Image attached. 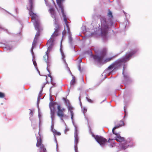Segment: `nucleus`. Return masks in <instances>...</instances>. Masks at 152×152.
Masks as SVG:
<instances>
[{"label": "nucleus", "instance_id": "obj_11", "mask_svg": "<svg viewBox=\"0 0 152 152\" xmlns=\"http://www.w3.org/2000/svg\"><path fill=\"white\" fill-rule=\"evenodd\" d=\"M49 12L51 14V17L54 19L55 22H56V14L55 10L53 8H51L49 10Z\"/></svg>", "mask_w": 152, "mask_h": 152}, {"label": "nucleus", "instance_id": "obj_22", "mask_svg": "<svg viewBox=\"0 0 152 152\" xmlns=\"http://www.w3.org/2000/svg\"><path fill=\"white\" fill-rule=\"evenodd\" d=\"M115 67V66L114 63H113L108 67V69H112L113 68H114Z\"/></svg>", "mask_w": 152, "mask_h": 152}, {"label": "nucleus", "instance_id": "obj_5", "mask_svg": "<svg viewBox=\"0 0 152 152\" xmlns=\"http://www.w3.org/2000/svg\"><path fill=\"white\" fill-rule=\"evenodd\" d=\"M29 4L30 5V7L28 10L29 11V14L30 16H31L32 20H37L36 19L37 17V15L33 12L34 9V0H28Z\"/></svg>", "mask_w": 152, "mask_h": 152}, {"label": "nucleus", "instance_id": "obj_19", "mask_svg": "<svg viewBox=\"0 0 152 152\" xmlns=\"http://www.w3.org/2000/svg\"><path fill=\"white\" fill-rule=\"evenodd\" d=\"M52 131L55 135L58 136H60L61 135V133L60 132L57 131L56 130L54 129V130H53Z\"/></svg>", "mask_w": 152, "mask_h": 152}, {"label": "nucleus", "instance_id": "obj_38", "mask_svg": "<svg viewBox=\"0 0 152 152\" xmlns=\"http://www.w3.org/2000/svg\"><path fill=\"white\" fill-rule=\"evenodd\" d=\"M69 129H67V128H66V129H65V132H64L65 133V134H66V132H67L68 131H69Z\"/></svg>", "mask_w": 152, "mask_h": 152}, {"label": "nucleus", "instance_id": "obj_25", "mask_svg": "<svg viewBox=\"0 0 152 152\" xmlns=\"http://www.w3.org/2000/svg\"><path fill=\"white\" fill-rule=\"evenodd\" d=\"M70 111V114L71 115V118L72 120H73V117L74 116V113L72 110H69Z\"/></svg>", "mask_w": 152, "mask_h": 152}, {"label": "nucleus", "instance_id": "obj_4", "mask_svg": "<svg viewBox=\"0 0 152 152\" xmlns=\"http://www.w3.org/2000/svg\"><path fill=\"white\" fill-rule=\"evenodd\" d=\"M107 50L106 48H102L99 53V56L93 55L94 59L99 63H101L107 53Z\"/></svg>", "mask_w": 152, "mask_h": 152}, {"label": "nucleus", "instance_id": "obj_26", "mask_svg": "<svg viewBox=\"0 0 152 152\" xmlns=\"http://www.w3.org/2000/svg\"><path fill=\"white\" fill-rule=\"evenodd\" d=\"M59 29V26H57L56 27V29H55L54 32L58 33V32Z\"/></svg>", "mask_w": 152, "mask_h": 152}, {"label": "nucleus", "instance_id": "obj_15", "mask_svg": "<svg viewBox=\"0 0 152 152\" xmlns=\"http://www.w3.org/2000/svg\"><path fill=\"white\" fill-rule=\"evenodd\" d=\"M61 10L63 15V17L64 18V21L66 25H66L68 24L67 23L68 22L67 20V19L66 17V15H65L64 14V9Z\"/></svg>", "mask_w": 152, "mask_h": 152}, {"label": "nucleus", "instance_id": "obj_10", "mask_svg": "<svg viewBox=\"0 0 152 152\" xmlns=\"http://www.w3.org/2000/svg\"><path fill=\"white\" fill-rule=\"evenodd\" d=\"M54 39L51 37L48 41L47 43V46L48 47V50H50L54 45Z\"/></svg>", "mask_w": 152, "mask_h": 152}, {"label": "nucleus", "instance_id": "obj_31", "mask_svg": "<svg viewBox=\"0 0 152 152\" xmlns=\"http://www.w3.org/2000/svg\"><path fill=\"white\" fill-rule=\"evenodd\" d=\"M74 149L75 152H77V145L75 144L74 146Z\"/></svg>", "mask_w": 152, "mask_h": 152}, {"label": "nucleus", "instance_id": "obj_29", "mask_svg": "<svg viewBox=\"0 0 152 152\" xmlns=\"http://www.w3.org/2000/svg\"><path fill=\"white\" fill-rule=\"evenodd\" d=\"M63 99L64 100L65 103H69V100L67 99L66 98L63 97Z\"/></svg>", "mask_w": 152, "mask_h": 152}, {"label": "nucleus", "instance_id": "obj_20", "mask_svg": "<svg viewBox=\"0 0 152 152\" xmlns=\"http://www.w3.org/2000/svg\"><path fill=\"white\" fill-rule=\"evenodd\" d=\"M123 74L124 75V76L125 80L126 82L127 80L129 79V77L127 75L124 74V71L123 72Z\"/></svg>", "mask_w": 152, "mask_h": 152}, {"label": "nucleus", "instance_id": "obj_13", "mask_svg": "<svg viewBox=\"0 0 152 152\" xmlns=\"http://www.w3.org/2000/svg\"><path fill=\"white\" fill-rule=\"evenodd\" d=\"M37 30V33H36L35 38L34 40V41L33 42V45L35 44V43L37 42V40L39 36H40V31L41 30Z\"/></svg>", "mask_w": 152, "mask_h": 152}, {"label": "nucleus", "instance_id": "obj_40", "mask_svg": "<svg viewBox=\"0 0 152 152\" xmlns=\"http://www.w3.org/2000/svg\"><path fill=\"white\" fill-rule=\"evenodd\" d=\"M81 61H82L81 60H80V62H81Z\"/></svg>", "mask_w": 152, "mask_h": 152}, {"label": "nucleus", "instance_id": "obj_27", "mask_svg": "<svg viewBox=\"0 0 152 152\" xmlns=\"http://www.w3.org/2000/svg\"><path fill=\"white\" fill-rule=\"evenodd\" d=\"M74 109L73 107L70 105H69L68 107V110H73Z\"/></svg>", "mask_w": 152, "mask_h": 152}, {"label": "nucleus", "instance_id": "obj_35", "mask_svg": "<svg viewBox=\"0 0 152 152\" xmlns=\"http://www.w3.org/2000/svg\"><path fill=\"white\" fill-rule=\"evenodd\" d=\"M33 64L35 66H37V63L35 61L33 60Z\"/></svg>", "mask_w": 152, "mask_h": 152}, {"label": "nucleus", "instance_id": "obj_8", "mask_svg": "<svg viewBox=\"0 0 152 152\" xmlns=\"http://www.w3.org/2000/svg\"><path fill=\"white\" fill-rule=\"evenodd\" d=\"M36 146L37 147H39L40 152H46V149L44 145L42 143V140L41 137L37 138V142L36 143Z\"/></svg>", "mask_w": 152, "mask_h": 152}, {"label": "nucleus", "instance_id": "obj_1", "mask_svg": "<svg viewBox=\"0 0 152 152\" xmlns=\"http://www.w3.org/2000/svg\"><path fill=\"white\" fill-rule=\"evenodd\" d=\"M137 52L135 50H131L129 52L126 53L125 56L123 58L118 59L114 62L115 67L114 69L118 68L121 66L122 65L128 61L130 59L133 55L134 54Z\"/></svg>", "mask_w": 152, "mask_h": 152}, {"label": "nucleus", "instance_id": "obj_17", "mask_svg": "<svg viewBox=\"0 0 152 152\" xmlns=\"http://www.w3.org/2000/svg\"><path fill=\"white\" fill-rule=\"evenodd\" d=\"M76 81L75 77V76H73L72 77V79L70 82V85L71 86H74L75 84Z\"/></svg>", "mask_w": 152, "mask_h": 152}, {"label": "nucleus", "instance_id": "obj_37", "mask_svg": "<svg viewBox=\"0 0 152 152\" xmlns=\"http://www.w3.org/2000/svg\"><path fill=\"white\" fill-rule=\"evenodd\" d=\"M48 76L50 77V79H51V82H52V76L50 75H48Z\"/></svg>", "mask_w": 152, "mask_h": 152}, {"label": "nucleus", "instance_id": "obj_6", "mask_svg": "<svg viewBox=\"0 0 152 152\" xmlns=\"http://www.w3.org/2000/svg\"><path fill=\"white\" fill-rule=\"evenodd\" d=\"M56 104V103L54 102H51L49 104L50 117L52 122H53L55 117L56 110L55 106Z\"/></svg>", "mask_w": 152, "mask_h": 152}, {"label": "nucleus", "instance_id": "obj_33", "mask_svg": "<svg viewBox=\"0 0 152 152\" xmlns=\"http://www.w3.org/2000/svg\"><path fill=\"white\" fill-rule=\"evenodd\" d=\"M66 31L65 30V29H64V31H62V34L63 35V37L65 35V34H66Z\"/></svg>", "mask_w": 152, "mask_h": 152}, {"label": "nucleus", "instance_id": "obj_23", "mask_svg": "<svg viewBox=\"0 0 152 152\" xmlns=\"http://www.w3.org/2000/svg\"><path fill=\"white\" fill-rule=\"evenodd\" d=\"M113 58V57L107 58L105 59V60H104V61L105 62H109L111 61V60H112Z\"/></svg>", "mask_w": 152, "mask_h": 152}, {"label": "nucleus", "instance_id": "obj_24", "mask_svg": "<svg viewBox=\"0 0 152 152\" xmlns=\"http://www.w3.org/2000/svg\"><path fill=\"white\" fill-rule=\"evenodd\" d=\"M5 97V94L2 92H0V98H4Z\"/></svg>", "mask_w": 152, "mask_h": 152}, {"label": "nucleus", "instance_id": "obj_18", "mask_svg": "<svg viewBox=\"0 0 152 152\" xmlns=\"http://www.w3.org/2000/svg\"><path fill=\"white\" fill-rule=\"evenodd\" d=\"M79 137L77 133L75 135V144L77 145L78 142Z\"/></svg>", "mask_w": 152, "mask_h": 152}, {"label": "nucleus", "instance_id": "obj_32", "mask_svg": "<svg viewBox=\"0 0 152 152\" xmlns=\"http://www.w3.org/2000/svg\"><path fill=\"white\" fill-rule=\"evenodd\" d=\"M66 27L67 28V30H68V33H69V34L70 33V28H69V25H68V24H67L66 25Z\"/></svg>", "mask_w": 152, "mask_h": 152}, {"label": "nucleus", "instance_id": "obj_34", "mask_svg": "<svg viewBox=\"0 0 152 152\" xmlns=\"http://www.w3.org/2000/svg\"><path fill=\"white\" fill-rule=\"evenodd\" d=\"M108 15L109 16H111V17H113L112 13L110 11H109V13H108Z\"/></svg>", "mask_w": 152, "mask_h": 152}, {"label": "nucleus", "instance_id": "obj_16", "mask_svg": "<svg viewBox=\"0 0 152 152\" xmlns=\"http://www.w3.org/2000/svg\"><path fill=\"white\" fill-rule=\"evenodd\" d=\"M48 50L46 52L45 54L43 56V59L45 61L48 63V53L49 52L48 51Z\"/></svg>", "mask_w": 152, "mask_h": 152}, {"label": "nucleus", "instance_id": "obj_28", "mask_svg": "<svg viewBox=\"0 0 152 152\" xmlns=\"http://www.w3.org/2000/svg\"><path fill=\"white\" fill-rule=\"evenodd\" d=\"M45 79L46 80V83L44 84V85L42 87V88H44L45 86V85L48 83V81L47 80V77L46 76H45Z\"/></svg>", "mask_w": 152, "mask_h": 152}, {"label": "nucleus", "instance_id": "obj_14", "mask_svg": "<svg viewBox=\"0 0 152 152\" xmlns=\"http://www.w3.org/2000/svg\"><path fill=\"white\" fill-rule=\"evenodd\" d=\"M56 2L59 7L61 9V10L63 9L64 7L61 2L64 1V0H56Z\"/></svg>", "mask_w": 152, "mask_h": 152}, {"label": "nucleus", "instance_id": "obj_39", "mask_svg": "<svg viewBox=\"0 0 152 152\" xmlns=\"http://www.w3.org/2000/svg\"><path fill=\"white\" fill-rule=\"evenodd\" d=\"M124 112H125V113H126V110H125V107H124Z\"/></svg>", "mask_w": 152, "mask_h": 152}, {"label": "nucleus", "instance_id": "obj_7", "mask_svg": "<svg viewBox=\"0 0 152 152\" xmlns=\"http://www.w3.org/2000/svg\"><path fill=\"white\" fill-rule=\"evenodd\" d=\"M57 116L59 117L61 120L64 121L63 118L67 117V116L64 113V112L65 109L64 108H62L60 105H58L57 107Z\"/></svg>", "mask_w": 152, "mask_h": 152}, {"label": "nucleus", "instance_id": "obj_2", "mask_svg": "<svg viewBox=\"0 0 152 152\" xmlns=\"http://www.w3.org/2000/svg\"><path fill=\"white\" fill-rule=\"evenodd\" d=\"M124 125V123L123 121H119L117 125L115 126L112 129V132L113 133L116 135V137L115 139V140H116L117 142H124L123 143H122L121 145V147L124 149H125L127 147V146L126 145L127 142L126 141H125L124 140V138L123 137H121L119 134L115 133L114 130L118 128L119 127L122 126Z\"/></svg>", "mask_w": 152, "mask_h": 152}, {"label": "nucleus", "instance_id": "obj_30", "mask_svg": "<svg viewBox=\"0 0 152 152\" xmlns=\"http://www.w3.org/2000/svg\"><path fill=\"white\" fill-rule=\"evenodd\" d=\"M86 98L87 100V101L89 102H90V103H92L93 102V101L91 99L89 98L88 97H86Z\"/></svg>", "mask_w": 152, "mask_h": 152}, {"label": "nucleus", "instance_id": "obj_21", "mask_svg": "<svg viewBox=\"0 0 152 152\" xmlns=\"http://www.w3.org/2000/svg\"><path fill=\"white\" fill-rule=\"evenodd\" d=\"M58 35V33L54 32L53 34L51 35V37L54 39L55 37H57Z\"/></svg>", "mask_w": 152, "mask_h": 152}, {"label": "nucleus", "instance_id": "obj_9", "mask_svg": "<svg viewBox=\"0 0 152 152\" xmlns=\"http://www.w3.org/2000/svg\"><path fill=\"white\" fill-rule=\"evenodd\" d=\"M95 138L96 141L101 145H104L107 141L106 139L101 136L96 135L95 137Z\"/></svg>", "mask_w": 152, "mask_h": 152}, {"label": "nucleus", "instance_id": "obj_12", "mask_svg": "<svg viewBox=\"0 0 152 152\" xmlns=\"http://www.w3.org/2000/svg\"><path fill=\"white\" fill-rule=\"evenodd\" d=\"M34 25L36 30H42L40 26V22L38 20L34 21Z\"/></svg>", "mask_w": 152, "mask_h": 152}, {"label": "nucleus", "instance_id": "obj_3", "mask_svg": "<svg viewBox=\"0 0 152 152\" xmlns=\"http://www.w3.org/2000/svg\"><path fill=\"white\" fill-rule=\"evenodd\" d=\"M101 20V34L102 36H106L109 29L108 23L105 18H102Z\"/></svg>", "mask_w": 152, "mask_h": 152}, {"label": "nucleus", "instance_id": "obj_36", "mask_svg": "<svg viewBox=\"0 0 152 152\" xmlns=\"http://www.w3.org/2000/svg\"><path fill=\"white\" fill-rule=\"evenodd\" d=\"M78 69L80 70V69H81V66H80V64H79L78 66Z\"/></svg>", "mask_w": 152, "mask_h": 152}]
</instances>
